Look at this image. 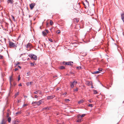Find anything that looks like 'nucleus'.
Wrapping results in <instances>:
<instances>
[{
    "instance_id": "40",
    "label": "nucleus",
    "mask_w": 124,
    "mask_h": 124,
    "mask_svg": "<svg viewBox=\"0 0 124 124\" xmlns=\"http://www.w3.org/2000/svg\"><path fill=\"white\" fill-rule=\"evenodd\" d=\"M53 22L51 20L50 21V24L51 25H52L53 24Z\"/></svg>"
},
{
    "instance_id": "39",
    "label": "nucleus",
    "mask_w": 124,
    "mask_h": 124,
    "mask_svg": "<svg viewBox=\"0 0 124 124\" xmlns=\"http://www.w3.org/2000/svg\"><path fill=\"white\" fill-rule=\"evenodd\" d=\"M12 16V18L13 19L14 21H15V17H14V16Z\"/></svg>"
},
{
    "instance_id": "12",
    "label": "nucleus",
    "mask_w": 124,
    "mask_h": 124,
    "mask_svg": "<svg viewBox=\"0 0 124 124\" xmlns=\"http://www.w3.org/2000/svg\"><path fill=\"white\" fill-rule=\"evenodd\" d=\"M50 108V107H47L43 108L42 109L43 110H48Z\"/></svg>"
},
{
    "instance_id": "38",
    "label": "nucleus",
    "mask_w": 124,
    "mask_h": 124,
    "mask_svg": "<svg viewBox=\"0 0 124 124\" xmlns=\"http://www.w3.org/2000/svg\"><path fill=\"white\" fill-rule=\"evenodd\" d=\"M70 101V100L69 99H66L65 100V101L66 102H68V101Z\"/></svg>"
},
{
    "instance_id": "16",
    "label": "nucleus",
    "mask_w": 124,
    "mask_h": 124,
    "mask_svg": "<svg viewBox=\"0 0 124 124\" xmlns=\"http://www.w3.org/2000/svg\"><path fill=\"white\" fill-rule=\"evenodd\" d=\"M59 69L61 70H62L65 69V67L63 66H61L60 67Z\"/></svg>"
},
{
    "instance_id": "28",
    "label": "nucleus",
    "mask_w": 124,
    "mask_h": 124,
    "mask_svg": "<svg viewBox=\"0 0 124 124\" xmlns=\"http://www.w3.org/2000/svg\"><path fill=\"white\" fill-rule=\"evenodd\" d=\"M78 88H76V89L73 90L74 92H75V91L76 92L78 91Z\"/></svg>"
},
{
    "instance_id": "43",
    "label": "nucleus",
    "mask_w": 124,
    "mask_h": 124,
    "mask_svg": "<svg viewBox=\"0 0 124 124\" xmlns=\"http://www.w3.org/2000/svg\"><path fill=\"white\" fill-rule=\"evenodd\" d=\"M21 78L20 77V75H19L18 76V81H19L20 79Z\"/></svg>"
},
{
    "instance_id": "9",
    "label": "nucleus",
    "mask_w": 124,
    "mask_h": 124,
    "mask_svg": "<svg viewBox=\"0 0 124 124\" xmlns=\"http://www.w3.org/2000/svg\"><path fill=\"white\" fill-rule=\"evenodd\" d=\"M7 2L8 4L10 3L11 4H12L14 2L13 0H8Z\"/></svg>"
},
{
    "instance_id": "24",
    "label": "nucleus",
    "mask_w": 124,
    "mask_h": 124,
    "mask_svg": "<svg viewBox=\"0 0 124 124\" xmlns=\"http://www.w3.org/2000/svg\"><path fill=\"white\" fill-rule=\"evenodd\" d=\"M82 54H83L82 55L84 56H85L87 55V54L86 53H82Z\"/></svg>"
},
{
    "instance_id": "59",
    "label": "nucleus",
    "mask_w": 124,
    "mask_h": 124,
    "mask_svg": "<svg viewBox=\"0 0 124 124\" xmlns=\"http://www.w3.org/2000/svg\"><path fill=\"white\" fill-rule=\"evenodd\" d=\"M92 82H90V85H92Z\"/></svg>"
},
{
    "instance_id": "51",
    "label": "nucleus",
    "mask_w": 124,
    "mask_h": 124,
    "mask_svg": "<svg viewBox=\"0 0 124 124\" xmlns=\"http://www.w3.org/2000/svg\"><path fill=\"white\" fill-rule=\"evenodd\" d=\"M18 70V69L17 68H15V71H17V70Z\"/></svg>"
},
{
    "instance_id": "50",
    "label": "nucleus",
    "mask_w": 124,
    "mask_h": 124,
    "mask_svg": "<svg viewBox=\"0 0 124 124\" xmlns=\"http://www.w3.org/2000/svg\"><path fill=\"white\" fill-rule=\"evenodd\" d=\"M38 96L37 95H35V98H38Z\"/></svg>"
},
{
    "instance_id": "19",
    "label": "nucleus",
    "mask_w": 124,
    "mask_h": 124,
    "mask_svg": "<svg viewBox=\"0 0 124 124\" xmlns=\"http://www.w3.org/2000/svg\"><path fill=\"white\" fill-rule=\"evenodd\" d=\"M42 34L44 36H45L46 35V33L45 31H42Z\"/></svg>"
},
{
    "instance_id": "42",
    "label": "nucleus",
    "mask_w": 124,
    "mask_h": 124,
    "mask_svg": "<svg viewBox=\"0 0 124 124\" xmlns=\"http://www.w3.org/2000/svg\"><path fill=\"white\" fill-rule=\"evenodd\" d=\"M88 101L90 103H91L93 102V101L90 100H88Z\"/></svg>"
},
{
    "instance_id": "29",
    "label": "nucleus",
    "mask_w": 124,
    "mask_h": 124,
    "mask_svg": "<svg viewBox=\"0 0 124 124\" xmlns=\"http://www.w3.org/2000/svg\"><path fill=\"white\" fill-rule=\"evenodd\" d=\"M93 105L92 104H90L88 106L90 107H92L93 106Z\"/></svg>"
},
{
    "instance_id": "25",
    "label": "nucleus",
    "mask_w": 124,
    "mask_h": 124,
    "mask_svg": "<svg viewBox=\"0 0 124 124\" xmlns=\"http://www.w3.org/2000/svg\"><path fill=\"white\" fill-rule=\"evenodd\" d=\"M77 69H78V70H80L81 69V66L78 67H77Z\"/></svg>"
},
{
    "instance_id": "58",
    "label": "nucleus",
    "mask_w": 124,
    "mask_h": 124,
    "mask_svg": "<svg viewBox=\"0 0 124 124\" xmlns=\"http://www.w3.org/2000/svg\"><path fill=\"white\" fill-rule=\"evenodd\" d=\"M83 5H84V6H85V8H86V6H85V4H84V3H83Z\"/></svg>"
},
{
    "instance_id": "63",
    "label": "nucleus",
    "mask_w": 124,
    "mask_h": 124,
    "mask_svg": "<svg viewBox=\"0 0 124 124\" xmlns=\"http://www.w3.org/2000/svg\"><path fill=\"white\" fill-rule=\"evenodd\" d=\"M41 92H40L39 93V94H41Z\"/></svg>"
},
{
    "instance_id": "7",
    "label": "nucleus",
    "mask_w": 124,
    "mask_h": 124,
    "mask_svg": "<svg viewBox=\"0 0 124 124\" xmlns=\"http://www.w3.org/2000/svg\"><path fill=\"white\" fill-rule=\"evenodd\" d=\"M33 82H27L26 84L27 86H28L31 85H32L33 84Z\"/></svg>"
},
{
    "instance_id": "41",
    "label": "nucleus",
    "mask_w": 124,
    "mask_h": 124,
    "mask_svg": "<svg viewBox=\"0 0 124 124\" xmlns=\"http://www.w3.org/2000/svg\"><path fill=\"white\" fill-rule=\"evenodd\" d=\"M21 113V112L20 111H18L16 113V114H20Z\"/></svg>"
},
{
    "instance_id": "56",
    "label": "nucleus",
    "mask_w": 124,
    "mask_h": 124,
    "mask_svg": "<svg viewBox=\"0 0 124 124\" xmlns=\"http://www.w3.org/2000/svg\"><path fill=\"white\" fill-rule=\"evenodd\" d=\"M119 48H120V49H121L120 47H117V49H118L119 50Z\"/></svg>"
},
{
    "instance_id": "60",
    "label": "nucleus",
    "mask_w": 124,
    "mask_h": 124,
    "mask_svg": "<svg viewBox=\"0 0 124 124\" xmlns=\"http://www.w3.org/2000/svg\"><path fill=\"white\" fill-rule=\"evenodd\" d=\"M19 67L20 69L21 68V67L20 66H18Z\"/></svg>"
},
{
    "instance_id": "35",
    "label": "nucleus",
    "mask_w": 124,
    "mask_h": 124,
    "mask_svg": "<svg viewBox=\"0 0 124 124\" xmlns=\"http://www.w3.org/2000/svg\"><path fill=\"white\" fill-rule=\"evenodd\" d=\"M75 19V20H76V21H75V22L77 23L79 21L77 19Z\"/></svg>"
},
{
    "instance_id": "46",
    "label": "nucleus",
    "mask_w": 124,
    "mask_h": 124,
    "mask_svg": "<svg viewBox=\"0 0 124 124\" xmlns=\"http://www.w3.org/2000/svg\"><path fill=\"white\" fill-rule=\"evenodd\" d=\"M27 105V104H24L23 105V107L24 106H26Z\"/></svg>"
},
{
    "instance_id": "13",
    "label": "nucleus",
    "mask_w": 124,
    "mask_h": 124,
    "mask_svg": "<svg viewBox=\"0 0 124 124\" xmlns=\"http://www.w3.org/2000/svg\"><path fill=\"white\" fill-rule=\"evenodd\" d=\"M100 72L99 71H97L95 72H94L92 73V74H96L98 73H100Z\"/></svg>"
},
{
    "instance_id": "2",
    "label": "nucleus",
    "mask_w": 124,
    "mask_h": 124,
    "mask_svg": "<svg viewBox=\"0 0 124 124\" xmlns=\"http://www.w3.org/2000/svg\"><path fill=\"white\" fill-rule=\"evenodd\" d=\"M29 55L31 58H32L35 60H36L37 59V57L35 55L32 54H29Z\"/></svg>"
},
{
    "instance_id": "64",
    "label": "nucleus",
    "mask_w": 124,
    "mask_h": 124,
    "mask_svg": "<svg viewBox=\"0 0 124 124\" xmlns=\"http://www.w3.org/2000/svg\"><path fill=\"white\" fill-rule=\"evenodd\" d=\"M31 17V16L30 15H29V17L30 18Z\"/></svg>"
},
{
    "instance_id": "3",
    "label": "nucleus",
    "mask_w": 124,
    "mask_h": 124,
    "mask_svg": "<svg viewBox=\"0 0 124 124\" xmlns=\"http://www.w3.org/2000/svg\"><path fill=\"white\" fill-rule=\"evenodd\" d=\"M70 86L72 88H73L74 86V85H76L77 83V81H74L73 82H70Z\"/></svg>"
},
{
    "instance_id": "26",
    "label": "nucleus",
    "mask_w": 124,
    "mask_h": 124,
    "mask_svg": "<svg viewBox=\"0 0 124 124\" xmlns=\"http://www.w3.org/2000/svg\"><path fill=\"white\" fill-rule=\"evenodd\" d=\"M39 91V90L36 91L34 92V94H37Z\"/></svg>"
},
{
    "instance_id": "10",
    "label": "nucleus",
    "mask_w": 124,
    "mask_h": 124,
    "mask_svg": "<svg viewBox=\"0 0 124 124\" xmlns=\"http://www.w3.org/2000/svg\"><path fill=\"white\" fill-rule=\"evenodd\" d=\"M1 124H6V121L4 119H2Z\"/></svg>"
},
{
    "instance_id": "34",
    "label": "nucleus",
    "mask_w": 124,
    "mask_h": 124,
    "mask_svg": "<svg viewBox=\"0 0 124 124\" xmlns=\"http://www.w3.org/2000/svg\"><path fill=\"white\" fill-rule=\"evenodd\" d=\"M97 92L96 90H94V93L95 94H96L97 93Z\"/></svg>"
},
{
    "instance_id": "32",
    "label": "nucleus",
    "mask_w": 124,
    "mask_h": 124,
    "mask_svg": "<svg viewBox=\"0 0 124 124\" xmlns=\"http://www.w3.org/2000/svg\"><path fill=\"white\" fill-rule=\"evenodd\" d=\"M85 0L86 1V4H87V5L89 6V4L88 2L87 1V0Z\"/></svg>"
},
{
    "instance_id": "8",
    "label": "nucleus",
    "mask_w": 124,
    "mask_h": 124,
    "mask_svg": "<svg viewBox=\"0 0 124 124\" xmlns=\"http://www.w3.org/2000/svg\"><path fill=\"white\" fill-rule=\"evenodd\" d=\"M54 95H51L48 96L47 97V99H52L54 97Z\"/></svg>"
},
{
    "instance_id": "17",
    "label": "nucleus",
    "mask_w": 124,
    "mask_h": 124,
    "mask_svg": "<svg viewBox=\"0 0 124 124\" xmlns=\"http://www.w3.org/2000/svg\"><path fill=\"white\" fill-rule=\"evenodd\" d=\"M85 114H83L82 115H80L79 116H78V117H80L81 118H82L84 116H85Z\"/></svg>"
},
{
    "instance_id": "33",
    "label": "nucleus",
    "mask_w": 124,
    "mask_h": 124,
    "mask_svg": "<svg viewBox=\"0 0 124 124\" xmlns=\"http://www.w3.org/2000/svg\"><path fill=\"white\" fill-rule=\"evenodd\" d=\"M37 102L36 104L37 105L39 106V105L40 104L39 103V101L38 102Z\"/></svg>"
},
{
    "instance_id": "61",
    "label": "nucleus",
    "mask_w": 124,
    "mask_h": 124,
    "mask_svg": "<svg viewBox=\"0 0 124 124\" xmlns=\"http://www.w3.org/2000/svg\"><path fill=\"white\" fill-rule=\"evenodd\" d=\"M31 97L32 98H33V96H31Z\"/></svg>"
},
{
    "instance_id": "27",
    "label": "nucleus",
    "mask_w": 124,
    "mask_h": 124,
    "mask_svg": "<svg viewBox=\"0 0 124 124\" xmlns=\"http://www.w3.org/2000/svg\"><path fill=\"white\" fill-rule=\"evenodd\" d=\"M99 71H102V70H103L101 68H99L98 69Z\"/></svg>"
},
{
    "instance_id": "48",
    "label": "nucleus",
    "mask_w": 124,
    "mask_h": 124,
    "mask_svg": "<svg viewBox=\"0 0 124 124\" xmlns=\"http://www.w3.org/2000/svg\"><path fill=\"white\" fill-rule=\"evenodd\" d=\"M49 40L50 41V42H52V40L51 39H49Z\"/></svg>"
},
{
    "instance_id": "11",
    "label": "nucleus",
    "mask_w": 124,
    "mask_h": 124,
    "mask_svg": "<svg viewBox=\"0 0 124 124\" xmlns=\"http://www.w3.org/2000/svg\"><path fill=\"white\" fill-rule=\"evenodd\" d=\"M121 18L123 21L124 22V13L121 15Z\"/></svg>"
},
{
    "instance_id": "23",
    "label": "nucleus",
    "mask_w": 124,
    "mask_h": 124,
    "mask_svg": "<svg viewBox=\"0 0 124 124\" xmlns=\"http://www.w3.org/2000/svg\"><path fill=\"white\" fill-rule=\"evenodd\" d=\"M39 103L40 104H42L43 102V101H42V100H40L39 101Z\"/></svg>"
},
{
    "instance_id": "37",
    "label": "nucleus",
    "mask_w": 124,
    "mask_h": 124,
    "mask_svg": "<svg viewBox=\"0 0 124 124\" xmlns=\"http://www.w3.org/2000/svg\"><path fill=\"white\" fill-rule=\"evenodd\" d=\"M9 113H7V117H9Z\"/></svg>"
},
{
    "instance_id": "47",
    "label": "nucleus",
    "mask_w": 124,
    "mask_h": 124,
    "mask_svg": "<svg viewBox=\"0 0 124 124\" xmlns=\"http://www.w3.org/2000/svg\"><path fill=\"white\" fill-rule=\"evenodd\" d=\"M10 88H11V86L12 85V83H11V82H10Z\"/></svg>"
},
{
    "instance_id": "21",
    "label": "nucleus",
    "mask_w": 124,
    "mask_h": 124,
    "mask_svg": "<svg viewBox=\"0 0 124 124\" xmlns=\"http://www.w3.org/2000/svg\"><path fill=\"white\" fill-rule=\"evenodd\" d=\"M30 64L31 65V66H34L35 65H36V64H35L34 63H32V62H31L30 63Z\"/></svg>"
},
{
    "instance_id": "57",
    "label": "nucleus",
    "mask_w": 124,
    "mask_h": 124,
    "mask_svg": "<svg viewBox=\"0 0 124 124\" xmlns=\"http://www.w3.org/2000/svg\"><path fill=\"white\" fill-rule=\"evenodd\" d=\"M24 97L25 98H27V96H24Z\"/></svg>"
},
{
    "instance_id": "20",
    "label": "nucleus",
    "mask_w": 124,
    "mask_h": 124,
    "mask_svg": "<svg viewBox=\"0 0 124 124\" xmlns=\"http://www.w3.org/2000/svg\"><path fill=\"white\" fill-rule=\"evenodd\" d=\"M87 85L88 86H89L90 85V82L89 81L87 82Z\"/></svg>"
},
{
    "instance_id": "52",
    "label": "nucleus",
    "mask_w": 124,
    "mask_h": 124,
    "mask_svg": "<svg viewBox=\"0 0 124 124\" xmlns=\"http://www.w3.org/2000/svg\"><path fill=\"white\" fill-rule=\"evenodd\" d=\"M21 102V101H20V100H18L17 101V103H18L19 102Z\"/></svg>"
},
{
    "instance_id": "18",
    "label": "nucleus",
    "mask_w": 124,
    "mask_h": 124,
    "mask_svg": "<svg viewBox=\"0 0 124 124\" xmlns=\"http://www.w3.org/2000/svg\"><path fill=\"white\" fill-rule=\"evenodd\" d=\"M13 79L12 78V76H10L9 79L10 82H11V81H13Z\"/></svg>"
},
{
    "instance_id": "22",
    "label": "nucleus",
    "mask_w": 124,
    "mask_h": 124,
    "mask_svg": "<svg viewBox=\"0 0 124 124\" xmlns=\"http://www.w3.org/2000/svg\"><path fill=\"white\" fill-rule=\"evenodd\" d=\"M37 102L36 101L33 102L32 103V104L34 105L35 104H36Z\"/></svg>"
},
{
    "instance_id": "55",
    "label": "nucleus",
    "mask_w": 124,
    "mask_h": 124,
    "mask_svg": "<svg viewBox=\"0 0 124 124\" xmlns=\"http://www.w3.org/2000/svg\"><path fill=\"white\" fill-rule=\"evenodd\" d=\"M27 74L28 75H29V73L28 72L27 73Z\"/></svg>"
},
{
    "instance_id": "1",
    "label": "nucleus",
    "mask_w": 124,
    "mask_h": 124,
    "mask_svg": "<svg viewBox=\"0 0 124 124\" xmlns=\"http://www.w3.org/2000/svg\"><path fill=\"white\" fill-rule=\"evenodd\" d=\"M9 47L10 48H14L17 47L16 44L14 43L13 42L10 41H9Z\"/></svg>"
},
{
    "instance_id": "36",
    "label": "nucleus",
    "mask_w": 124,
    "mask_h": 124,
    "mask_svg": "<svg viewBox=\"0 0 124 124\" xmlns=\"http://www.w3.org/2000/svg\"><path fill=\"white\" fill-rule=\"evenodd\" d=\"M81 121V119H79L77 121L78 122H80Z\"/></svg>"
},
{
    "instance_id": "4",
    "label": "nucleus",
    "mask_w": 124,
    "mask_h": 124,
    "mask_svg": "<svg viewBox=\"0 0 124 124\" xmlns=\"http://www.w3.org/2000/svg\"><path fill=\"white\" fill-rule=\"evenodd\" d=\"M65 64L66 65H72V63H73V62L71 61L67 62H63V64H65Z\"/></svg>"
},
{
    "instance_id": "5",
    "label": "nucleus",
    "mask_w": 124,
    "mask_h": 124,
    "mask_svg": "<svg viewBox=\"0 0 124 124\" xmlns=\"http://www.w3.org/2000/svg\"><path fill=\"white\" fill-rule=\"evenodd\" d=\"M32 47L31 44L30 43H28L27 44L26 46V48H31Z\"/></svg>"
},
{
    "instance_id": "62",
    "label": "nucleus",
    "mask_w": 124,
    "mask_h": 124,
    "mask_svg": "<svg viewBox=\"0 0 124 124\" xmlns=\"http://www.w3.org/2000/svg\"><path fill=\"white\" fill-rule=\"evenodd\" d=\"M19 64V63H17V64H16V65H17L18 64Z\"/></svg>"
},
{
    "instance_id": "30",
    "label": "nucleus",
    "mask_w": 124,
    "mask_h": 124,
    "mask_svg": "<svg viewBox=\"0 0 124 124\" xmlns=\"http://www.w3.org/2000/svg\"><path fill=\"white\" fill-rule=\"evenodd\" d=\"M60 33V31L59 30H58L56 31V33L57 34H59Z\"/></svg>"
},
{
    "instance_id": "53",
    "label": "nucleus",
    "mask_w": 124,
    "mask_h": 124,
    "mask_svg": "<svg viewBox=\"0 0 124 124\" xmlns=\"http://www.w3.org/2000/svg\"><path fill=\"white\" fill-rule=\"evenodd\" d=\"M18 85L19 86H21L22 85V84H20L19 85Z\"/></svg>"
},
{
    "instance_id": "31",
    "label": "nucleus",
    "mask_w": 124,
    "mask_h": 124,
    "mask_svg": "<svg viewBox=\"0 0 124 124\" xmlns=\"http://www.w3.org/2000/svg\"><path fill=\"white\" fill-rule=\"evenodd\" d=\"M16 84L15 82H13V85L14 86H15L16 85Z\"/></svg>"
},
{
    "instance_id": "15",
    "label": "nucleus",
    "mask_w": 124,
    "mask_h": 124,
    "mask_svg": "<svg viewBox=\"0 0 124 124\" xmlns=\"http://www.w3.org/2000/svg\"><path fill=\"white\" fill-rule=\"evenodd\" d=\"M8 120L9 123H10L11 120V118L10 117H8Z\"/></svg>"
},
{
    "instance_id": "49",
    "label": "nucleus",
    "mask_w": 124,
    "mask_h": 124,
    "mask_svg": "<svg viewBox=\"0 0 124 124\" xmlns=\"http://www.w3.org/2000/svg\"><path fill=\"white\" fill-rule=\"evenodd\" d=\"M46 33H48L49 32L47 30H46Z\"/></svg>"
},
{
    "instance_id": "14",
    "label": "nucleus",
    "mask_w": 124,
    "mask_h": 124,
    "mask_svg": "<svg viewBox=\"0 0 124 124\" xmlns=\"http://www.w3.org/2000/svg\"><path fill=\"white\" fill-rule=\"evenodd\" d=\"M84 101V100H81L78 102V103L79 104H81L83 103Z\"/></svg>"
},
{
    "instance_id": "54",
    "label": "nucleus",
    "mask_w": 124,
    "mask_h": 124,
    "mask_svg": "<svg viewBox=\"0 0 124 124\" xmlns=\"http://www.w3.org/2000/svg\"><path fill=\"white\" fill-rule=\"evenodd\" d=\"M67 93H66V92H65V93H63V95H66V94H67Z\"/></svg>"
},
{
    "instance_id": "44",
    "label": "nucleus",
    "mask_w": 124,
    "mask_h": 124,
    "mask_svg": "<svg viewBox=\"0 0 124 124\" xmlns=\"http://www.w3.org/2000/svg\"><path fill=\"white\" fill-rule=\"evenodd\" d=\"M3 57L1 55H0V59H2Z\"/></svg>"
},
{
    "instance_id": "45",
    "label": "nucleus",
    "mask_w": 124,
    "mask_h": 124,
    "mask_svg": "<svg viewBox=\"0 0 124 124\" xmlns=\"http://www.w3.org/2000/svg\"><path fill=\"white\" fill-rule=\"evenodd\" d=\"M19 94V93L18 92L17 93L15 94V95L16 96L17 95H18Z\"/></svg>"
},
{
    "instance_id": "6",
    "label": "nucleus",
    "mask_w": 124,
    "mask_h": 124,
    "mask_svg": "<svg viewBox=\"0 0 124 124\" xmlns=\"http://www.w3.org/2000/svg\"><path fill=\"white\" fill-rule=\"evenodd\" d=\"M35 4L34 3H31L30 4V7L31 9H32L35 6Z\"/></svg>"
}]
</instances>
